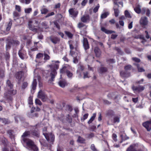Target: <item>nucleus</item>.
<instances>
[{
  "mask_svg": "<svg viewBox=\"0 0 151 151\" xmlns=\"http://www.w3.org/2000/svg\"><path fill=\"white\" fill-rule=\"evenodd\" d=\"M23 142L26 144L28 147L33 151H37L38 150V147L32 140L28 138H24Z\"/></svg>",
  "mask_w": 151,
  "mask_h": 151,
  "instance_id": "f257e3e1",
  "label": "nucleus"
},
{
  "mask_svg": "<svg viewBox=\"0 0 151 151\" xmlns=\"http://www.w3.org/2000/svg\"><path fill=\"white\" fill-rule=\"evenodd\" d=\"M47 130V128L45 127L43 129V132H46ZM43 134L48 142L52 144H53L55 140V136L52 133L48 134L45 132H43Z\"/></svg>",
  "mask_w": 151,
  "mask_h": 151,
  "instance_id": "f03ea898",
  "label": "nucleus"
},
{
  "mask_svg": "<svg viewBox=\"0 0 151 151\" xmlns=\"http://www.w3.org/2000/svg\"><path fill=\"white\" fill-rule=\"evenodd\" d=\"M50 66L51 69V72L50 74L51 78L50 80L51 81H54V79L55 78V76L57 74L56 69L57 70L59 68V65L55 64L51 65Z\"/></svg>",
  "mask_w": 151,
  "mask_h": 151,
  "instance_id": "7ed1b4c3",
  "label": "nucleus"
},
{
  "mask_svg": "<svg viewBox=\"0 0 151 151\" xmlns=\"http://www.w3.org/2000/svg\"><path fill=\"white\" fill-rule=\"evenodd\" d=\"M37 97L43 102L47 101L48 99L47 95L41 90L38 92Z\"/></svg>",
  "mask_w": 151,
  "mask_h": 151,
  "instance_id": "20e7f679",
  "label": "nucleus"
},
{
  "mask_svg": "<svg viewBox=\"0 0 151 151\" xmlns=\"http://www.w3.org/2000/svg\"><path fill=\"white\" fill-rule=\"evenodd\" d=\"M37 124L34 126L33 127L35 128V129H32L30 131L31 135L33 137H36L37 138H39L40 136V132L39 130L37 129Z\"/></svg>",
  "mask_w": 151,
  "mask_h": 151,
  "instance_id": "39448f33",
  "label": "nucleus"
},
{
  "mask_svg": "<svg viewBox=\"0 0 151 151\" xmlns=\"http://www.w3.org/2000/svg\"><path fill=\"white\" fill-rule=\"evenodd\" d=\"M132 88L134 93H139L143 91L145 88L144 86L142 85H139L138 86L133 85L132 87Z\"/></svg>",
  "mask_w": 151,
  "mask_h": 151,
  "instance_id": "423d86ee",
  "label": "nucleus"
},
{
  "mask_svg": "<svg viewBox=\"0 0 151 151\" xmlns=\"http://www.w3.org/2000/svg\"><path fill=\"white\" fill-rule=\"evenodd\" d=\"M24 75V73L22 71L17 72L15 74V78L18 80V83L19 84L21 83V80Z\"/></svg>",
  "mask_w": 151,
  "mask_h": 151,
  "instance_id": "0eeeda50",
  "label": "nucleus"
},
{
  "mask_svg": "<svg viewBox=\"0 0 151 151\" xmlns=\"http://www.w3.org/2000/svg\"><path fill=\"white\" fill-rule=\"evenodd\" d=\"M142 125L147 131H150L151 130V119L143 123Z\"/></svg>",
  "mask_w": 151,
  "mask_h": 151,
  "instance_id": "6e6552de",
  "label": "nucleus"
},
{
  "mask_svg": "<svg viewBox=\"0 0 151 151\" xmlns=\"http://www.w3.org/2000/svg\"><path fill=\"white\" fill-rule=\"evenodd\" d=\"M68 12L70 15L74 17H76L78 14V11L75 10V8H70L69 9Z\"/></svg>",
  "mask_w": 151,
  "mask_h": 151,
  "instance_id": "1a4fd4ad",
  "label": "nucleus"
},
{
  "mask_svg": "<svg viewBox=\"0 0 151 151\" xmlns=\"http://www.w3.org/2000/svg\"><path fill=\"white\" fill-rule=\"evenodd\" d=\"M148 23V21L146 17H142L141 18L139 21V23L142 26L147 25Z\"/></svg>",
  "mask_w": 151,
  "mask_h": 151,
  "instance_id": "9d476101",
  "label": "nucleus"
},
{
  "mask_svg": "<svg viewBox=\"0 0 151 151\" xmlns=\"http://www.w3.org/2000/svg\"><path fill=\"white\" fill-rule=\"evenodd\" d=\"M32 22L29 21L28 24V27L29 29L32 30V32H37L38 30V29L35 28V26L31 24Z\"/></svg>",
  "mask_w": 151,
  "mask_h": 151,
  "instance_id": "9b49d317",
  "label": "nucleus"
},
{
  "mask_svg": "<svg viewBox=\"0 0 151 151\" xmlns=\"http://www.w3.org/2000/svg\"><path fill=\"white\" fill-rule=\"evenodd\" d=\"M51 41L54 44H56L60 41L59 38L54 36H51L50 37Z\"/></svg>",
  "mask_w": 151,
  "mask_h": 151,
  "instance_id": "f8f14e48",
  "label": "nucleus"
},
{
  "mask_svg": "<svg viewBox=\"0 0 151 151\" xmlns=\"http://www.w3.org/2000/svg\"><path fill=\"white\" fill-rule=\"evenodd\" d=\"M83 46L85 50H87L90 47L88 42L87 38H83Z\"/></svg>",
  "mask_w": 151,
  "mask_h": 151,
  "instance_id": "ddd939ff",
  "label": "nucleus"
},
{
  "mask_svg": "<svg viewBox=\"0 0 151 151\" xmlns=\"http://www.w3.org/2000/svg\"><path fill=\"white\" fill-rule=\"evenodd\" d=\"M94 52L96 57L99 58L101 54V51L100 49L98 47H94Z\"/></svg>",
  "mask_w": 151,
  "mask_h": 151,
  "instance_id": "4468645a",
  "label": "nucleus"
},
{
  "mask_svg": "<svg viewBox=\"0 0 151 151\" xmlns=\"http://www.w3.org/2000/svg\"><path fill=\"white\" fill-rule=\"evenodd\" d=\"M90 19V17L88 15H83L81 17V20L83 23H87L88 22Z\"/></svg>",
  "mask_w": 151,
  "mask_h": 151,
  "instance_id": "2eb2a0df",
  "label": "nucleus"
},
{
  "mask_svg": "<svg viewBox=\"0 0 151 151\" xmlns=\"http://www.w3.org/2000/svg\"><path fill=\"white\" fill-rule=\"evenodd\" d=\"M126 151H142V150L140 149H136L134 148V145H130L127 148Z\"/></svg>",
  "mask_w": 151,
  "mask_h": 151,
  "instance_id": "dca6fc26",
  "label": "nucleus"
},
{
  "mask_svg": "<svg viewBox=\"0 0 151 151\" xmlns=\"http://www.w3.org/2000/svg\"><path fill=\"white\" fill-rule=\"evenodd\" d=\"M84 69V66L82 65H80L78 67V69L77 71V73L78 74H79V77H81L82 76L81 71H83Z\"/></svg>",
  "mask_w": 151,
  "mask_h": 151,
  "instance_id": "f3484780",
  "label": "nucleus"
},
{
  "mask_svg": "<svg viewBox=\"0 0 151 151\" xmlns=\"http://www.w3.org/2000/svg\"><path fill=\"white\" fill-rule=\"evenodd\" d=\"M120 75L122 77L126 78L128 77L130 74V73L127 71L125 70H122L120 72Z\"/></svg>",
  "mask_w": 151,
  "mask_h": 151,
  "instance_id": "a211bd4d",
  "label": "nucleus"
},
{
  "mask_svg": "<svg viewBox=\"0 0 151 151\" xmlns=\"http://www.w3.org/2000/svg\"><path fill=\"white\" fill-rule=\"evenodd\" d=\"M18 54L19 57L22 60L24 59V57L26 54V52H24V50H21L19 51Z\"/></svg>",
  "mask_w": 151,
  "mask_h": 151,
  "instance_id": "6ab92c4d",
  "label": "nucleus"
},
{
  "mask_svg": "<svg viewBox=\"0 0 151 151\" xmlns=\"http://www.w3.org/2000/svg\"><path fill=\"white\" fill-rule=\"evenodd\" d=\"M101 30L102 32L108 34H111L112 33L115 32L114 31L108 30L106 29L105 27H101Z\"/></svg>",
  "mask_w": 151,
  "mask_h": 151,
  "instance_id": "aec40b11",
  "label": "nucleus"
},
{
  "mask_svg": "<svg viewBox=\"0 0 151 151\" xmlns=\"http://www.w3.org/2000/svg\"><path fill=\"white\" fill-rule=\"evenodd\" d=\"M106 115L108 116L112 117L114 115V112L113 110L109 109L106 111Z\"/></svg>",
  "mask_w": 151,
  "mask_h": 151,
  "instance_id": "412c9836",
  "label": "nucleus"
},
{
  "mask_svg": "<svg viewBox=\"0 0 151 151\" xmlns=\"http://www.w3.org/2000/svg\"><path fill=\"white\" fill-rule=\"evenodd\" d=\"M68 70L67 68L65 66L63 67L60 69V73L61 74L60 76H62V75L63 74L66 73L67 71Z\"/></svg>",
  "mask_w": 151,
  "mask_h": 151,
  "instance_id": "4be33fe9",
  "label": "nucleus"
},
{
  "mask_svg": "<svg viewBox=\"0 0 151 151\" xmlns=\"http://www.w3.org/2000/svg\"><path fill=\"white\" fill-rule=\"evenodd\" d=\"M31 136V132L30 131H25L23 134L22 136V139L23 141V139L24 138H26L25 137H26L29 136L30 137Z\"/></svg>",
  "mask_w": 151,
  "mask_h": 151,
  "instance_id": "5701e85b",
  "label": "nucleus"
},
{
  "mask_svg": "<svg viewBox=\"0 0 151 151\" xmlns=\"http://www.w3.org/2000/svg\"><path fill=\"white\" fill-rule=\"evenodd\" d=\"M1 122L4 124H10L11 122L10 120L8 119L4 118H0V122Z\"/></svg>",
  "mask_w": 151,
  "mask_h": 151,
  "instance_id": "b1692460",
  "label": "nucleus"
},
{
  "mask_svg": "<svg viewBox=\"0 0 151 151\" xmlns=\"http://www.w3.org/2000/svg\"><path fill=\"white\" fill-rule=\"evenodd\" d=\"M43 57V54L41 53H39L36 55V60L35 61L36 62H38V60L39 59H42Z\"/></svg>",
  "mask_w": 151,
  "mask_h": 151,
  "instance_id": "393cba45",
  "label": "nucleus"
},
{
  "mask_svg": "<svg viewBox=\"0 0 151 151\" xmlns=\"http://www.w3.org/2000/svg\"><path fill=\"white\" fill-rule=\"evenodd\" d=\"M133 65L137 66L139 72H142L145 71V69L139 67V64L135 63H133Z\"/></svg>",
  "mask_w": 151,
  "mask_h": 151,
  "instance_id": "a878e982",
  "label": "nucleus"
},
{
  "mask_svg": "<svg viewBox=\"0 0 151 151\" xmlns=\"http://www.w3.org/2000/svg\"><path fill=\"white\" fill-rule=\"evenodd\" d=\"M8 93L11 95L14 96L16 94L17 91L16 90L12 89V88H10V90H8Z\"/></svg>",
  "mask_w": 151,
  "mask_h": 151,
  "instance_id": "bb28decb",
  "label": "nucleus"
},
{
  "mask_svg": "<svg viewBox=\"0 0 151 151\" xmlns=\"http://www.w3.org/2000/svg\"><path fill=\"white\" fill-rule=\"evenodd\" d=\"M19 17V14L16 11H14L13 12V17L14 20L18 19Z\"/></svg>",
  "mask_w": 151,
  "mask_h": 151,
  "instance_id": "cd10ccee",
  "label": "nucleus"
},
{
  "mask_svg": "<svg viewBox=\"0 0 151 151\" xmlns=\"http://www.w3.org/2000/svg\"><path fill=\"white\" fill-rule=\"evenodd\" d=\"M37 82L36 79H34L33 81L32 82V89L34 90L36 89V87L37 86Z\"/></svg>",
  "mask_w": 151,
  "mask_h": 151,
  "instance_id": "c85d7f7f",
  "label": "nucleus"
},
{
  "mask_svg": "<svg viewBox=\"0 0 151 151\" xmlns=\"http://www.w3.org/2000/svg\"><path fill=\"white\" fill-rule=\"evenodd\" d=\"M78 142L81 144H84L85 143L86 140L84 138L79 136L77 140Z\"/></svg>",
  "mask_w": 151,
  "mask_h": 151,
  "instance_id": "c756f323",
  "label": "nucleus"
},
{
  "mask_svg": "<svg viewBox=\"0 0 151 151\" xmlns=\"http://www.w3.org/2000/svg\"><path fill=\"white\" fill-rule=\"evenodd\" d=\"M134 10L135 12L138 14H139L141 13L140 6L139 5H138L136 6L134 8Z\"/></svg>",
  "mask_w": 151,
  "mask_h": 151,
  "instance_id": "7c9ffc66",
  "label": "nucleus"
},
{
  "mask_svg": "<svg viewBox=\"0 0 151 151\" xmlns=\"http://www.w3.org/2000/svg\"><path fill=\"white\" fill-rule=\"evenodd\" d=\"M4 55L6 60L7 61H9L10 58V55L9 53L6 52L4 53Z\"/></svg>",
  "mask_w": 151,
  "mask_h": 151,
  "instance_id": "2f4dec72",
  "label": "nucleus"
},
{
  "mask_svg": "<svg viewBox=\"0 0 151 151\" xmlns=\"http://www.w3.org/2000/svg\"><path fill=\"white\" fill-rule=\"evenodd\" d=\"M12 45V43L11 40H9L7 42L6 45V50L10 49Z\"/></svg>",
  "mask_w": 151,
  "mask_h": 151,
  "instance_id": "473e14b6",
  "label": "nucleus"
},
{
  "mask_svg": "<svg viewBox=\"0 0 151 151\" xmlns=\"http://www.w3.org/2000/svg\"><path fill=\"white\" fill-rule=\"evenodd\" d=\"M65 110L69 112H71L72 111L73 109L71 105L68 104L66 106Z\"/></svg>",
  "mask_w": 151,
  "mask_h": 151,
  "instance_id": "72a5a7b5",
  "label": "nucleus"
},
{
  "mask_svg": "<svg viewBox=\"0 0 151 151\" xmlns=\"http://www.w3.org/2000/svg\"><path fill=\"white\" fill-rule=\"evenodd\" d=\"M58 118L60 121L62 122H64L65 121V116L64 114H61L58 117Z\"/></svg>",
  "mask_w": 151,
  "mask_h": 151,
  "instance_id": "f704fd0d",
  "label": "nucleus"
},
{
  "mask_svg": "<svg viewBox=\"0 0 151 151\" xmlns=\"http://www.w3.org/2000/svg\"><path fill=\"white\" fill-rule=\"evenodd\" d=\"M59 85L61 87L64 88L66 85V83L65 81H60L58 82Z\"/></svg>",
  "mask_w": 151,
  "mask_h": 151,
  "instance_id": "c9c22d12",
  "label": "nucleus"
},
{
  "mask_svg": "<svg viewBox=\"0 0 151 151\" xmlns=\"http://www.w3.org/2000/svg\"><path fill=\"white\" fill-rule=\"evenodd\" d=\"M108 69L105 67H101L99 68L100 72L101 73L106 72L107 71Z\"/></svg>",
  "mask_w": 151,
  "mask_h": 151,
  "instance_id": "e433bc0d",
  "label": "nucleus"
},
{
  "mask_svg": "<svg viewBox=\"0 0 151 151\" xmlns=\"http://www.w3.org/2000/svg\"><path fill=\"white\" fill-rule=\"evenodd\" d=\"M12 24V20H11L9 22L7 26L6 27V30L7 31H8L10 30Z\"/></svg>",
  "mask_w": 151,
  "mask_h": 151,
  "instance_id": "4c0bfd02",
  "label": "nucleus"
},
{
  "mask_svg": "<svg viewBox=\"0 0 151 151\" xmlns=\"http://www.w3.org/2000/svg\"><path fill=\"white\" fill-rule=\"evenodd\" d=\"M120 136L121 139L124 140V141L127 140L129 139V137L127 136L126 134L125 133H124V134H121Z\"/></svg>",
  "mask_w": 151,
  "mask_h": 151,
  "instance_id": "58836bf2",
  "label": "nucleus"
},
{
  "mask_svg": "<svg viewBox=\"0 0 151 151\" xmlns=\"http://www.w3.org/2000/svg\"><path fill=\"white\" fill-rule=\"evenodd\" d=\"M66 120L67 122L69 123H71L72 122V118L68 114L66 116Z\"/></svg>",
  "mask_w": 151,
  "mask_h": 151,
  "instance_id": "ea45409f",
  "label": "nucleus"
},
{
  "mask_svg": "<svg viewBox=\"0 0 151 151\" xmlns=\"http://www.w3.org/2000/svg\"><path fill=\"white\" fill-rule=\"evenodd\" d=\"M64 32L68 38L71 39L73 37V35L70 32L67 31H65Z\"/></svg>",
  "mask_w": 151,
  "mask_h": 151,
  "instance_id": "a19ab883",
  "label": "nucleus"
},
{
  "mask_svg": "<svg viewBox=\"0 0 151 151\" xmlns=\"http://www.w3.org/2000/svg\"><path fill=\"white\" fill-rule=\"evenodd\" d=\"M6 84L10 88H12L13 85V84L11 83V81L9 80H8L6 82Z\"/></svg>",
  "mask_w": 151,
  "mask_h": 151,
  "instance_id": "79ce46f5",
  "label": "nucleus"
},
{
  "mask_svg": "<svg viewBox=\"0 0 151 151\" xmlns=\"http://www.w3.org/2000/svg\"><path fill=\"white\" fill-rule=\"evenodd\" d=\"M132 68V66L130 65H126L124 67V69L127 71L131 70Z\"/></svg>",
  "mask_w": 151,
  "mask_h": 151,
  "instance_id": "37998d69",
  "label": "nucleus"
},
{
  "mask_svg": "<svg viewBox=\"0 0 151 151\" xmlns=\"http://www.w3.org/2000/svg\"><path fill=\"white\" fill-rule=\"evenodd\" d=\"M7 133L9 135V137L10 138L12 139L14 137V135L12 133V130H9L7 131Z\"/></svg>",
  "mask_w": 151,
  "mask_h": 151,
  "instance_id": "c03bdc74",
  "label": "nucleus"
},
{
  "mask_svg": "<svg viewBox=\"0 0 151 151\" xmlns=\"http://www.w3.org/2000/svg\"><path fill=\"white\" fill-rule=\"evenodd\" d=\"M66 74L68 78H72L73 76V74L69 70H68V71H67Z\"/></svg>",
  "mask_w": 151,
  "mask_h": 151,
  "instance_id": "a18cd8bd",
  "label": "nucleus"
},
{
  "mask_svg": "<svg viewBox=\"0 0 151 151\" xmlns=\"http://www.w3.org/2000/svg\"><path fill=\"white\" fill-rule=\"evenodd\" d=\"M43 55H44V60L46 61L47 60H49L50 59V56L47 54L44 53Z\"/></svg>",
  "mask_w": 151,
  "mask_h": 151,
  "instance_id": "49530a36",
  "label": "nucleus"
},
{
  "mask_svg": "<svg viewBox=\"0 0 151 151\" xmlns=\"http://www.w3.org/2000/svg\"><path fill=\"white\" fill-rule=\"evenodd\" d=\"M1 5L3 8H4L5 6L7 4L6 0H0Z\"/></svg>",
  "mask_w": 151,
  "mask_h": 151,
  "instance_id": "de8ad7c7",
  "label": "nucleus"
},
{
  "mask_svg": "<svg viewBox=\"0 0 151 151\" xmlns=\"http://www.w3.org/2000/svg\"><path fill=\"white\" fill-rule=\"evenodd\" d=\"M12 44L16 45H19L20 44L18 40H11Z\"/></svg>",
  "mask_w": 151,
  "mask_h": 151,
  "instance_id": "09e8293b",
  "label": "nucleus"
},
{
  "mask_svg": "<svg viewBox=\"0 0 151 151\" xmlns=\"http://www.w3.org/2000/svg\"><path fill=\"white\" fill-rule=\"evenodd\" d=\"M124 14L125 17H127L128 18H131V16L129 12L127 10L125 11L124 12Z\"/></svg>",
  "mask_w": 151,
  "mask_h": 151,
  "instance_id": "8fccbe9b",
  "label": "nucleus"
},
{
  "mask_svg": "<svg viewBox=\"0 0 151 151\" xmlns=\"http://www.w3.org/2000/svg\"><path fill=\"white\" fill-rule=\"evenodd\" d=\"M132 60L133 61L137 63H139L141 61L140 59L137 57H133L132 58Z\"/></svg>",
  "mask_w": 151,
  "mask_h": 151,
  "instance_id": "3c124183",
  "label": "nucleus"
},
{
  "mask_svg": "<svg viewBox=\"0 0 151 151\" xmlns=\"http://www.w3.org/2000/svg\"><path fill=\"white\" fill-rule=\"evenodd\" d=\"M108 15L109 14L107 12H105L101 14V19H104L106 18Z\"/></svg>",
  "mask_w": 151,
  "mask_h": 151,
  "instance_id": "603ef678",
  "label": "nucleus"
},
{
  "mask_svg": "<svg viewBox=\"0 0 151 151\" xmlns=\"http://www.w3.org/2000/svg\"><path fill=\"white\" fill-rule=\"evenodd\" d=\"M41 13L42 14H46L48 12V9L45 8H44L42 9L41 10Z\"/></svg>",
  "mask_w": 151,
  "mask_h": 151,
  "instance_id": "864d4df0",
  "label": "nucleus"
},
{
  "mask_svg": "<svg viewBox=\"0 0 151 151\" xmlns=\"http://www.w3.org/2000/svg\"><path fill=\"white\" fill-rule=\"evenodd\" d=\"M99 4H98L93 9V12L94 13H96L98 11V9L99 8Z\"/></svg>",
  "mask_w": 151,
  "mask_h": 151,
  "instance_id": "5fc2aeb1",
  "label": "nucleus"
},
{
  "mask_svg": "<svg viewBox=\"0 0 151 151\" xmlns=\"http://www.w3.org/2000/svg\"><path fill=\"white\" fill-rule=\"evenodd\" d=\"M85 26V25L81 22H79L78 24V27L79 28H81Z\"/></svg>",
  "mask_w": 151,
  "mask_h": 151,
  "instance_id": "6e6d98bb",
  "label": "nucleus"
},
{
  "mask_svg": "<svg viewBox=\"0 0 151 151\" xmlns=\"http://www.w3.org/2000/svg\"><path fill=\"white\" fill-rule=\"evenodd\" d=\"M119 117L118 116H115L114 118V123L119 122L120 121Z\"/></svg>",
  "mask_w": 151,
  "mask_h": 151,
  "instance_id": "4d7b16f0",
  "label": "nucleus"
},
{
  "mask_svg": "<svg viewBox=\"0 0 151 151\" xmlns=\"http://www.w3.org/2000/svg\"><path fill=\"white\" fill-rule=\"evenodd\" d=\"M88 113H86L83 116L82 118H81V121L83 120V121H84L86 119H87L88 116Z\"/></svg>",
  "mask_w": 151,
  "mask_h": 151,
  "instance_id": "13d9d810",
  "label": "nucleus"
},
{
  "mask_svg": "<svg viewBox=\"0 0 151 151\" xmlns=\"http://www.w3.org/2000/svg\"><path fill=\"white\" fill-rule=\"evenodd\" d=\"M28 83L27 82H24L22 84V87L23 89L25 88L28 86Z\"/></svg>",
  "mask_w": 151,
  "mask_h": 151,
  "instance_id": "bf43d9fd",
  "label": "nucleus"
},
{
  "mask_svg": "<svg viewBox=\"0 0 151 151\" xmlns=\"http://www.w3.org/2000/svg\"><path fill=\"white\" fill-rule=\"evenodd\" d=\"M115 16L116 17H117L119 15V10L118 8L114 9Z\"/></svg>",
  "mask_w": 151,
  "mask_h": 151,
  "instance_id": "052dcab7",
  "label": "nucleus"
},
{
  "mask_svg": "<svg viewBox=\"0 0 151 151\" xmlns=\"http://www.w3.org/2000/svg\"><path fill=\"white\" fill-rule=\"evenodd\" d=\"M28 103L30 105H32L33 104V100H32V97L30 96L28 98Z\"/></svg>",
  "mask_w": 151,
  "mask_h": 151,
  "instance_id": "680f3d73",
  "label": "nucleus"
},
{
  "mask_svg": "<svg viewBox=\"0 0 151 151\" xmlns=\"http://www.w3.org/2000/svg\"><path fill=\"white\" fill-rule=\"evenodd\" d=\"M35 103L36 104L41 105H42V103L38 99H36L35 100Z\"/></svg>",
  "mask_w": 151,
  "mask_h": 151,
  "instance_id": "e2e57ef3",
  "label": "nucleus"
},
{
  "mask_svg": "<svg viewBox=\"0 0 151 151\" xmlns=\"http://www.w3.org/2000/svg\"><path fill=\"white\" fill-rule=\"evenodd\" d=\"M32 11V9L31 8L25 9L24 11L25 13L27 14L29 13Z\"/></svg>",
  "mask_w": 151,
  "mask_h": 151,
  "instance_id": "0e129e2a",
  "label": "nucleus"
},
{
  "mask_svg": "<svg viewBox=\"0 0 151 151\" xmlns=\"http://www.w3.org/2000/svg\"><path fill=\"white\" fill-rule=\"evenodd\" d=\"M42 26L45 29L49 28V27L45 22H42Z\"/></svg>",
  "mask_w": 151,
  "mask_h": 151,
  "instance_id": "69168bd1",
  "label": "nucleus"
},
{
  "mask_svg": "<svg viewBox=\"0 0 151 151\" xmlns=\"http://www.w3.org/2000/svg\"><path fill=\"white\" fill-rule=\"evenodd\" d=\"M117 137V135L116 134L113 133L112 134V139L115 142H116L117 141V139L116 138Z\"/></svg>",
  "mask_w": 151,
  "mask_h": 151,
  "instance_id": "338daca9",
  "label": "nucleus"
},
{
  "mask_svg": "<svg viewBox=\"0 0 151 151\" xmlns=\"http://www.w3.org/2000/svg\"><path fill=\"white\" fill-rule=\"evenodd\" d=\"M91 148L93 151H98V150L95 147L93 144H92L91 145Z\"/></svg>",
  "mask_w": 151,
  "mask_h": 151,
  "instance_id": "774afa93",
  "label": "nucleus"
}]
</instances>
